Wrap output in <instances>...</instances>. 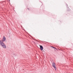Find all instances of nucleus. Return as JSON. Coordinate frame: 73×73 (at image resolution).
<instances>
[{
	"label": "nucleus",
	"mask_w": 73,
	"mask_h": 73,
	"mask_svg": "<svg viewBox=\"0 0 73 73\" xmlns=\"http://www.w3.org/2000/svg\"><path fill=\"white\" fill-rule=\"evenodd\" d=\"M5 40H6V38H5V36H4L3 37V38L2 40L1 41H2V42H4V41H5Z\"/></svg>",
	"instance_id": "f03ea898"
},
{
	"label": "nucleus",
	"mask_w": 73,
	"mask_h": 73,
	"mask_svg": "<svg viewBox=\"0 0 73 73\" xmlns=\"http://www.w3.org/2000/svg\"><path fill=\"white\" fill-rule=\"evenodd\" d=\"M27 9H28L29 10V9L28 8Z\"/></svg>",
	"instance_id": "0eeeda50"
},
{
	"label": "nucleus",
	"mask_w": 73,
	"mask_h": 73,
	"mask_svg": "<svg viewBox=\"0 0 73 73\" xmlns=\"http://www.w3.org/2000/svg\"><path fill=\"white\" fill-rule=\"evenodd\" d=\"M40 49L41 50H43V47H42V46L41 45H40Z\"/></svg>",
	"instance_id": "20e7f679"
},
{
	"label": "nucleus",
	"mask_w": 73,
	"mask_h": 73,
	"mask_svg": "<svg viewBox=\"0 0 73 73\" xmlns=\"http://www.w3.org/2000/svg\"><path fill=\"white\" fill-rule=\"evenodd\" d=\"M52 66H53L54 68H55V70H56V66H55V63H54L52 64Z\"/></svg>",
	"instance_id": "7ed1b4c3"
},
{
	"label": "nucleus",
	"mask_w": 73,
	"mask_h": 73,
	"mask_svg": "<svg viewBox=\"0 0 73 73\" xmlns=\"http://www.w3.org/2000/svg\"><path fill=\"white\" fill-rule=\"evenodd\" d=\"M54 49H56V48L55 47H54Z\"/></svg>",
	"instance_id": "423d86ee"
},
{
	"label": "nucleus",
	"mask_w": 73,
	"mask_h": 73,
	"mask_svg": "<svg viewBox=\"0 0 73 73\" xmlns=\"http://www.w3.org/2000/svg\"><path fill=\"white\" fill-rule=\"evenodd\" d=\"M0 44L1 45V46L3 47V48L5 49L6 48V45H5L3 42H2L1 40H0Z\"/></svg>",
	"instance_id": "f257e3e1"
},
{
	"label": "nucleus",
	"mask_w": 73,
	"mask_h": 73,
	"mask_svg": "<svg viewBox=\"0 0 73 73\" xmlns=\"http://www.w3.org/2000/svg\"><path fill=\"white\" fill-rule=\"evenodd\" d=\"M51 47H52V48H54V47L53 46H51Z\"/></svg>",
	"instance_id": "39448f33"
}]
</instances>
